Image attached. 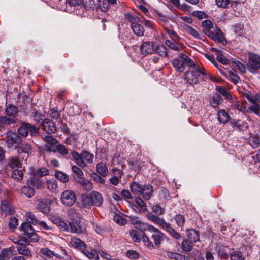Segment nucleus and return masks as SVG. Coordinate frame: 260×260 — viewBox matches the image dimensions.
<instances>
[{
  "mask_svg": "<svg viewBox=\"0 0 260 260\" xmlns=\"http://www.w3.org/2000/svg\"><path fill=\"white\" fill-rule=\"evenodd\" d=\"M19 230L23 232V237L20 239L19 242H24V244H29L30 241L37 242L39 240L38 235L29 223L23 222L20 226Z\"/></svg>",
  "mask_w": 260,
  "mask_h": 260,
  "instance_id": "f257e3e1",
  "label": "nucleus"
},
{
  "mask_svg": "<svg viewBox=\"0 0 260 260\" xmlns=\"http://www.w3.org/2000/svg\"><path fill=\"white\" fill-rule=\"evenodd\" d=\"M39 254L44 260H57L64 258L63 256L55 253L47 247L42 248Z\"/></svg>",
  "mask_w": 260,
  "mask_h": 260,
  "instance_id": "f03ea898",
  "label": "nucleus"
},
{
  "mask_svg": "<svg viewBox=\"0 0 260 260\" xmlns=\"http://www.w3.org/2000/svg\"><path fill=\"white\" fill-rule=\"evenodd\" d=\"M60 199L64 205L70 207L74 204L76 197L73 191L67 190L62 193Z\"/></svg>",
  "mask_w": 260,
  "mask_h": 260,
  "instance_id": "7ed1b4c3",
  "label": "nucleus"
},
{
  "mask_svg": "<svg viewBox=\"0 0 260 260\" xmlns=\"http://www.w3.org/2000/svg\"><path fill=\"white\" fill-rule=\"evenodd\" d=\"M249 68L254 73L260 69V56L253 53H249Z\"/></svg>",
  "mask_w": 260,
  "mask_h": 260,
  "instance_id": "20e7f679",
  "label": "nucleus"
},
{
  "mask_svg": "<svg viewBox=\"0 0 260 260\" xmlns=\"http://www.w3.org/2000/svg\"><path fill=\"white\" fill-rule=\"evenodd\" d=\"M43 140L46 142L43 150L47 152L55 151V146L58 143V141L53 136L45 135L43 137Z\"/></svg>",
  "mask_w": 260,
  "mask_h": 260,
  "instance_id": "39448f33",
  "label": "nucleus"
},
{
  "mask_svg": "<svg viewBox=\"0 0 260 260\" xmlns=\"http://www.w3.org/2000/svg\"><path fill=\"white\" fill-rule=\"evenodd\" d=\"M203 32L212 40L221 42L223 40V36L222 31L217 27H216L215 31H211L207 29H203Z\"/></svg>",
  "mask_w": 260,
  "mask_h": 260,
  "instance_id": "423d86ee",
  "label": "nucleus"
},
{
  "mask_svg": "<svg viewBox=\"0 0 260 260\" xmlns=\"http://www.w3.org/2000/svg\"><path fill=\"white\" fill-rule=\"evenodd\" d=\"M150 232L152 233L151 238L153 239L155 245L157 246H159L165 239V235L154 226L151 228Z\"/></svg>",
  "mask_w": 260,
  "mask_h": 260,
  "instance_id": "0eeeda50",
  "label": "nucleus"
},
{
  "mask_svg": "<svg viewBox=\"0 0 260 260\" xmlns=\"http://www.w3.org/2000/svg\"><path fill=\"white\" fill-rule=\"evenodd\" d=\"M0 211L6 215H11L15 212V208L8 200H3L1 203Z\"/></svg>",
  "mask_w": 260,
  "mask_h": 260,
  "instance_id": "6e6552de",
  "label": "nucleus"
},
{
  "mask_svg": "<svg viewBox=\"0 0 260 260\" xmlns=\"http://www.w3.org/2000/svg\"><path fill=\"white\" fill-rule=\"evenodd\" d=\"M40 127L48 134L54 133L56 129L55 123L48 119H45L42 122Z\"/></svg>",
  "mask_w": 260,
  "mask_h": 260,
  "instance_id": "1a4fd4ad",
  "label": "nucleus"
},
{
  "mask_svg": "<svg viewBox=\"0 0 260 260\" xmlns=\"http://www.w3.org/2000/svg\"><path fill=\"white\" fill-rule=\"evenodd\" d=\"M141 53L147 55L154 52L155 46L153 42L146 41L143 42L140 46Z\"/></svg>",
  "mask_w": 260,
  "mask_h": 260,
  "instance_id": "9d476101",
  "label": "nucleus"
},
{
  "mask_svg": "<svg viewBox=\"0 0 260 260\" xmlns=\"http://www.w3.org/2000/svg\"><path fill=\"white\" fill-rule=\"evenodd\" d=\"M200 75L196 71H188L185 74L184 79L190 85H194L199 83Z\"/></svg>",
  "mask_w": 260,
  "mask_h": 260,
  "instance_id": "9b49d317",
  "label": "nucleus"
},
{
  "mask_svg": "<svg viewBox=\"0 0 260 260\" xmlns=\"http://www.w3.org/2000/svg\"><path fill=\"white\" fill-rule=\"evenodd\" d=\"M75 180L85 190L89 191L93 188V184L91 181L80 176H73Z\"/></svg>",
  "mask_w": 260,
  "mask_h": 260,
  "instance_id": "f8f14e48",
  "label": "nucleus"
},
{
  "mask_svg": "<svg viewBox=\"0 0 260 260\" xmlns=\"http://www.w3.org/2000/svg\"><path fill=\"white\" fill-rule=\"evenodd\" d=\"M21 193L30 198L35 194V190L29 181V179L27 180L25 185L21 188Z\"/></svg>",
  "mask_w": 260,
  "mask_h": 260,
  "instance_id": "ddd939ff",
  "label": "nucleus"
},
{
  "mask_svg": "<svg viewBox=\"0 0 260 260\" xmlns=\"http://www.w3.org/2000/svg\"><path fill=\"white\" fill-rule=\"evenodd\" d=\"M21 141V138L16 133L9 132L7 135L6 143L9 147L14 145L19 144Z\"/></svg>",
  "mask_w": 260,
  "mask_h": 260,
  "instance_id": "4468645a",
  "label": "nucleus"
},
{
  "mask_svg": "<svg viewBox=\"0 0 260 260\" xmlns=\"http://www.w3.org/2000/svg\"><path fill=\"white\" fill-rule=\"evenodd\" d=\"M92 205L96 207H101L103 203L102 195L99 192L94 191L90 193Z\"/></svg>",
  "mask_w": 260,
  "mask_h": 260,
  "instance_id": "2eb2a0df",
  "label": "nucleus"
},
{
  "mask_svg": "<svg viewBox=\"0 0 260 260\" xmlns=\"http://www.w3.org/2000/svg\"><path fill=\"white\" fill-rule=\"evenodd\" d=\"M18 113L19 110L18 107L12 104H9L7 106L5 110V113L6 116L13 118L16 117L18 115Z\"/></svg>",
  "mask_w": 260,
  "mask_h": 260,
  "instance_id": "dca6fc26",
  "label": "nucleus"
},
{
  "mask_svg": "<svg viewBox=\"0 0 260 260\" xmlns=\"http://www.w3.org/2000/svg\"><path fill=\"white\" fill-rule=\"evenodd\" d=\"M231 118L228 112L224 109L218 110L217 113L218 121L221 124H226L230 120Z\"/></svg>",
  "mask_w": 260,
  "mask_h": 260,
  "instance_id": "f3484780",
  "label": "nucleus"
},
{
  "mask_svg": "<svg viewBox=\"0 0 260 260\" xmlns=\"http://www.w3.org/2000/svg\"><path fill=\"white\" fill-rule=\"evenodd\" d=\"M37 209L44 214H47L50 211V204L48 201L39 200Z\"/></svg>",
  "mask_w": 260,
  "mask_h": 260,
  "instance_id": "a211bd4d",
  "label": "nucleus"
},
{
  "mask_svg": "<svg viewBox=\"0 0 260 260\" xmlns=\"http://www.w3.org/2000/svg\"><path fill=\"white\" fill-rule=\"evenodd\" d=\"M161 228L167 232L175 239H179L181 238V235L177 232L174 229H173L170 223L166 222Z\"/></svg>",
  "mask_w": 260,
  "mask_h": 260,
  "instance_id": "6ab92c4d",
  "label": "nucleus"
},
{
  "mask_svg": "<svg viewBox=\"0 0 260 260\" xmlns=\"http://www.w3.org/2000/svg\"><path fill=\"white\" fill-rule=\"evenodd\" d=\"M141 194L142 195L143 198L145 200H149L152 196L153 192L152 186L149 184L145 185L143 186Z\"/></svg>",
  "mask_w": 260,
  "mask_h": 260,
  "instance_id": "aec40b11",
  "label": "nucleus"
},
{
  "mask_svg": "<svg viewBox=\"0 0 260 260\" xmlns=\"http://www.w3.org/2000/svg\"><path fill=\"white\" fill-rule=\"evenodd\" d=\"M71 245L75 248L78 249L81 252L86 248L85 243L83 242L81 240L76 238H72L71 240Z\"/></svg>",
  "mask_w": 260,
  "mask_h": 260,
  "instance_id": "412c9836",
  "label": "nucleus"
},
{
  "mask_svg": "<svg viewBox=\"0 0 260 260\" xmlns=\"http://www.w3.org/2000/svg\"><path fill=\"white\" fill-rule=\"evenodd\" d=\"M165 45L174 51H179L183 49L181 45L179 43V41L167 40L165 41Z\"/></svg>",
  "mask_w": 260,
  "mask_h": 260,
  "instance_id": "4be33fe9",
  "label": "nucleus"
},
{
  "mask_svg": "<svg viewBox=\"0 0 260 260\" xmlns=\"http://www.w3.org/2000/svg\"><path fill=\"white\" fill-rule=\"evenodd\" d=\"M72 156L73 158L74 162L79 166L82 168H84L86 166V163L82 160L81 157V153L79 154L76 151H72L71 152Z\"/></svg>",
  "mask_w": 260,
  "mask_h": 260,
  "instance_id": "5701e85b",
  "label": "nucleus"
},
{
  "mask_svg": "<svg viewBox=\"0 0 260 260\" xmlns=\"http://www.w3.org/2000/svg\"><path fill=\"white\" fill-rule=\"evenodd\" d=\"M139 21L131 24V27L133 32L138 36H142L144 35V29L143 27L140 24Z\"/></svg>",
  "mask_w": 260,
  "mask_h": 260,
  "instance_id": "b1692460",
  "label": "nucleus"
},
{
  "mask_svg": "<svg viewBox=\"0 0 260 260\" xmlns=\"http://www.w3.org/2000/svg\"><path fill=\"white\" fill-rule=\"evenodd\" d=\"M31 147L30 145L27 143H19V146L18 149V153H23L27 154L26 157H28L29 154L31 151Z\"/></svg>",
  "mask_w": 260,
  "mask_h": 260,
  "instance_id": "393cba45",
  "label": "nucleus"
},
{
  "mask_svg": "<svg viewBox=\"0 0 260 260\" xmlns=\"http://www.w3.org/2000/svg\"><path fill=\"white\" fill-rule=\"evenodd\" d=\"M96 171L97 173L101 176L105 177L108 174V170L106 165L102 162H100L96 165Z\"/></svg>",
  "mask_w": 260,
  "mask_h": 260,
  "instance_id": "a878e982",
  "label": "nucleus"
},
{
  "mask_svg": "<svg viewBox=\"0 0 260 260\" xmlns=\"http://www.w3.org/2000/svg\"><path fill=\"white\" fill-rule=\"evenodd\" d=\"M187 234L188 240L192 243L196 242L200 240L199 233L194 229L189 230Z\"/></svg>",
  "mask_w": 260,
  "mask_h": 260,
  "instance_id": "bb28decb",
  "label": "nucleus"
},
{
  "mask_svg": "<svg viewBox=\"0 0 260 260\" xmlns=\"http://www.w3.org/2000/svg\"><path fill=\"white\" fill-rule=\"evenodd\" d=\"M82 253L88 258L92 260L99 259V253L95 250L92 249L89 251L86 249V247L82 251Z\"/></svg>",
  "mask_w": 260,
  "mask_h": 260,
  "instance_id": "cd10ccee",
  "label": "nucleus"
},
{
  "mask_svg": "<svg viewBox=\"0 0 260 260\" xmlns=\"http://www.w3.org/2000/svg\"><path fill=\"white\" fill-rule=\"evenodd\" d=\"M147 218L149 220L152 221L155 223L159 225L161 228L162 227V226L164 225L165 222H166L164 219L159 218L156 215H154L152 214V213H148L147 215Z\"/></svg>",
  "mask_w": 260,
  "mask_h": 260,
  "instance_id": "c85d7f7f",
  "label": "nucleus"
},
{
  "mask_svg": "<svg viewBox=\"0 0 260 260\" xmlns=\"http://www.w3.org/2000/svg\"><path fill=\"white\" fill-rule=\"evenodd\" d=\"M222 102V98L217 93L213 94L209 101L210 104L214 108L218 107V106L221 104Z\"/></svg>",
  "mask_w": 260,
  "mask_h": 260,
  "instance_id": "c756f323",
  "label": "nucleus"
},
{
  "mask_svg": "<svg viewBox=\"0 0 260 260\" xmlns=\"http://www.w3.org/2000/svg\"><path fill=\"white\" fill-rule=\"evenodd\" d=\"M26 244H19L18 246L17 247V251L21 255L25 256H30L31 251L26 246Z\"/></svg>",
  "mask_w": 260,
  "mask_h": 260,
  "instance_id": "7c9ffc66",
  "label": "nucleus"
},
{
  "mask_svg": "<svg viewBox=\"0 0 260 260\" xmlns=\"http://www.w3.org/2000/svg\"><path fill=\"white\" fill-rule=\"evenodd\" d=\"M16 123V120L12 117L8 118L7 116L0 117L1 127L4 125H14Z\"/></svg>",
  "mask_w": 260,
  "mask_h": 260,
  "instance_id": "2f4dec72",
  "label": "nucleus"
},
{
  "mask_svg": "<svg viewBox=\"0 0 260 260\" xmlns=\"http://www.w3.org/2000/svg\"><path fill=\"white\" fill-rule=\"evenodd\" d=\"M8 165L11 168L14 169L21 167V163L17 157L13 156L9 158Z\"/></svg>",
  "mask_w": 260,
  "mask_h": 260,
  "instance_id": "473e14b6",
  "label": "nucleus"
},
{
  "mask_svg": "<svg viewBox=\"0 0 260 260\" xmlns=\"http://www.w3.org/2000/svg\"><path fill=\"white\" fill-rule=\"evenodd\" d=\"M172 64L178 72H182L185 70V64L183 60L174 59L172 61Z\"/></svg>",
  "mask_w": 260,
  "mask_h": 260,
  "instance_id": "72a5a7b5",
  "label": "nucleus"
},
{
  "mask_svg": "<svg viewBox=\"0 0 260 260\" xmlns=\"http://www.w3.org/2000/svg\"><path fill=\"white\" fill-rule=\"evenodd\" d=\"M46 185L47 189L52 192H55L58 188L57 181L54 179L47 180Z\"/></svg>",
  "mask_w": 260,
  "mask_h": 260,
  "instance_id": "f704fd0d",
  "label": "nucleus"
},
{
  "mask_svg": "<svg viewBox=\"0 0 260 260\" xmlns=\"http://www.w3.org/2000/svg\"><path fill=\"white\" fill-rule=\"evenodd\" d=\"M231 63L233 68L239 70L240 72L244 73L245 72L244 66L236 59L232 58L231 59Z\"/></svg>",
  "mask_w": 260,
  "mask_h": 260,
  "instance_id": "c9c22d12",
  "label": "nucleus"
},
{
  "mask_svg": "<svg viewBox=\"0 0 260 260\" xmlns=\"http://www.w3.org/2000/svg\"><path fill=\"white\" fill-rule=\"evenodd\" d=\"M81 203L85 207L89 208L92 205V199L91 198L90 194L89 195L83 194L81 196Z\"/></svg>",
  "mask_w": 260,
  "mask_h": 260,
  "instance_id": "e433bc0d",
  "label": "nucleus"
},
{
  "mask_svg": "<svg viewBox=\"0 0 260 260\" xmlns=\"http://www.w3.org/2000/svg\"><path fill=\"white\" fill-rule=\"evenodd\" d=\"M143 186L140 185L139 184L135 182H133L130 185V188L131 191L133 193L138 195L141 194V193H142V191L143 190Z\"/></svg>",
  "mask_w": 260,
  "mask_h": 260,
  "instance_id": "4c0bfd02",
  "label": "nucleus"
},
{
  "mask_svg": "<svg viewBox=\"0 0 260 260\" xmlns=\"http://www.w3.org/2000/svg\"><path fill=\"white\" fill-rule=\"evenodd\" d=\"M29 181L33 185L34 188L36 189H42L44 187V182L40 179L36 177H31L29 179Z\"/></svg>",
  "mask_w": 260,
  "mask_h": 260,
  "instance_id": "58836bf2",
  "label": "nucleus"
},
{
  "mask_svg": "<svg viewBox=\"0 0 260 260\" xmlns=\"http://www.w3.org/2000/svg\"><path fill=\"white\" fill-rule=\"evenodd\" d=\"M186 31L188 34L193 36L196 39H198L201 40H203L204 36L202 34H199L196 29L191 26H188L186 27Z\"/></svg>",
  "mask_w": 260,
  "mask_h": 260,
  "instance_id": "ea45409f",
  "label": "nucleus"
},
{
  "mask_svg": "<svg viewBox=\"0 0 260 260\" xmlns=\"http://www.w3.org/2000/svg\"><path fill=\"white\" fill-rule=\"evenodd\" d=\"M55 151H53V152L54 153H58L62 156H65L67 154H68V149L65 147L64 146L61 144H57L55 146V148H54Z\"/></svg>",
  "mask_w": 260,
  "mask_h": 260,
  "instance_id": "a19ab883",
  "label": "nucleus"
},
{
  "mask_svg": "<svg viewBox=\"0 0 260 260\" xmlns=\"http://www.w3.org/2000/svg\"><path fill=\"white\" fill-rule=\"evenodd\" d=\"M55 176L57 179L63 183H67L69 180L68 176L60 171H57L55 172Z\"/></svg>",
  "mask_w": 260,
  "mask_h": 260,
  "instance_id": "79ce46f5",
  "label": "nucleus"
},
{
  "mask_svg": "<svg viewBox=\"0 0 260 260\" xmlns=\"http://www.w3.org/2000/svg\"><path fill=\"white\" fill-rule=\"evenodd\" d=\"M182 249L185 252H190L193 248V243L187 240H183L181 244Z\"/></svg>",
  "mask_w": 260,
  "mask_h": 260,
  "instance_id": "37998d69",
  "label": "nucleus"
},
{
  "mask_svg": "<svg viewBox=\"0 0 260 260\" xmlns=\"http://www.w3.org/2000/svg\"><path fill=\"white\" fill-rule=\"evenodd\" d=\"M135 200L137 206L140 209V211L145 212L147 210V205L141 198L136 197Z\"/></svg>",
  "mask_w": 260,
  "mask_h": 260,
  "instance_id": "c03bdc74",
  "label": "nucleus"
},
{
  "mask_svg": "<svg viewBox=\"0 0 260 260\" xmlns=\"http://www.w3.org/2000/svg\"><path fill=\"white\" fill-rule=\"evenodd\" d=\"M29 124L23 123L21 126L18 129V133L23 136H27L29 133Z\"/></svg>",
  "mask_w": 260,
  "mask_h": 260,
  "instance_id": "a18cd8bd",
  "label": "nucleus"
},
{
  "mask_svg": "<svg viewBox=\"0 0 260 260\" xmlns=\"http://www.w3.org/2000/svg\"><path fill=\"white\" fill-rule=\"evenodd\" d=\"M218 255L221 258L226 259L229 257L228 248L223 246H220L218 249Z\"/></svg>",
  "mask_w": 260,
  "mask_h": 260,
  "instance_id": "49530a36",
  "label": "nucleus"
},
{
  "mask_svg": "<svg viewBox=\"0 0 260 260\" xmlns=\"http://www.w3.org/2000/svg\"><path fill=\"white\" fill-rule=\"evenodd\" d=\"M81 157L83 160H85L88 163H92L93 162V155L87 151L81 152Z\"/></svg>",
  "mask_w": 260,
  "mask_h": 260,
  "instance_id": "de8ad7c7",
  "label": "nucleus"
},
{
  "mask_svg": "<svg viewBox=\"0 0 260 260\" xmlns=\"http://www.w3.org/2000/svg\"><path fill=\"white\" fill-rule=\"evenodd\" d=\"M152 228H153V226L146 223L142 222L141 221H140L139 223L137 224L136 227V229H138L142 231H148L149 232L151 230Z\"/></svg>",
  "mask_w": 260,
  "mask_h": 260,
  "instance_id": "09e8293b",
  "label": "nucleus"
},
{
  "mask_svg": "<svg viewBox=\"0 0 260 260\" xmlns=\"http://www.w3.org/2000/svg\"><path fill=\"white\" fill-rule=\"evenodd\" d=\"M142 234H139V232L132 230L129 232V235L132 237L133 240L135 242H139L141 240Z\"/></svg>",
  "mask_w": 260,
  "mask_h": 260,
  "instance_id": "8fccbe9b",
  "label": "nucleus"
},
{
  "mask_svg": "<svg viewBox=\"0 0 260 260\" xmlns=\"http://www.w3.org/2000/svg\"><path fill=\"white\" fill-rule=\"evenodd\" d=\"M82 5L87 10L94 8L95 3L94 0H82Z\"/></svg>",
  "mask_w": 260,
  "mask_h": 260,
  "instance_id": "3c124183",
  "label": "nucleus"
},
{
  "mask_svg": "<svg viewBox=\"0 0 260 260\" xmlns=\"http://www.w3.org/2000/svg\"><path fill=\"white\" fill-rule=\"evenodd\" d=\"M25 222H27L29 224L31 223L33 224H36L38 222V220L34 214L31 212H27L26 214V219Z\"/></svg>",
  "mask_w": 260,
  "mask_h": 260,
  "instance_id": "603ef678",
  "label": "nucleus"
},
{
  "mask_svg": "<svg viewBox=\"0 0 260 260\" xmlns=\"http://www.w3.org/2000/svg\"><path fill=\"white\" fill-rule=\"evenodd\" d=\"M11 176L17 181H21L23 179V174L21 170L16 169L12 172Z\"/></svg>",
  "mask_w": 260,
  "mask_h": 260,
  "instance_id": "864d4df0",
  "label": "nucleus"
},
{
  "mask_svg": "<svg viewBox=\"0 0 260 260\" xmlns=\"http://www.w3.org/2000/svg\"><path fill=\"white\" fill-rule=\"evenodd\" d=\"M253 104L249 107L248 109L250 111H252L256 115H259L260 111V105L258 103L254 101V102H251Z\"/></svg>",
  "mask_w": 260,
  "mask_h": 260,
  "instance_id": "5fc2aeb1",
  "label": "nucleus"
},
{
  "mask_svg": "<svg viewBox=\"0 0 260 260\" xmlns=\"http://www.w3.org/2000/svg\"><path fill=\"white\" fill-rule=\"evenodd\" d=\"M154 52H156L161 56H166L167 55V48L163 45L158 46L155 49Z\"/></svg>",
  "mask_w": 260,
  "mask_h": 260,
  "instance_id": "6e6d98bb",
  "label": "nucleus"
},
{
  "mask_svg": "<svg viewBox=\"0 0 260 260\" xmlns=\"http://www.w3.org/2000/svg\"><path fill=\"white\" fill-rule=\"evenodd\" d=\"M231 260H244V257L241 252L236 251L230 254Z\"/></svg>",
  "mask_w": 260,
  "mask_h": 260,
  "instance_id": "4d7b16f0",
  "label": "nucleus"
},
{
  "mask_svg": "<svg viewBox=\"0 0 260 260\" xmlns=\"http://www.w3.org/2000/svg\"><path fill=\"white\" fill-rule=\"evenodd\" d=\"M141 236L143 241L146 246L150 249L154 247L152 243L144 232L142 233Z\"/></svg>",
  "mask_w": 260,
  "mask_h": 260,
  "instance_id": "13d9d810",
  "label": "nucleus"
},
{
  "mask_svg": "<svg viewBox=\"0 0 260 260\" xmlns=\"http://www.w3.org/2000/svg\"><path fill=\"white\" fill-rule=\"evenodd\" d=\"M217 59L223 64H229L231 63V60L227 59L222 53H219L217 54Z\"/></svg>",
  "mask_w": 260,
  "mask_h": 260,
  "instance_id": "bf43d9fd",
  "label": "nucleus"
},
{
  "mask_svg": "<svg viewBox=\"0 0 260 260\" xmlns=\"http://www.w3.org/2000/svg\"><path fill=\"white\" fill-rule=\"evenodd\" d=\"M174 219L178 226L182 227L183 226L185 222V218L183 215L180 214L176 215L174 217Z\"/></svg>",
  "mask_w": 260,
  "mask_h": 260,
  "instance_id": "052dcab7",
  "label": "nucleus"
},
{
  "mask_svg": "<svg viewBox=\"0 0 260 260\" xmlns=\"http://www.w3.org/2000/svg\"><path fill=\"white\" fill-rule=\"evenodd\" d=\"M114 220L118 224L123 225L127 223L126 219L125 218L118 214L114 216Z\"/></svg>",
  "mask_w": 260,
  "mask_h": 260,
  "instance_id": "680f3d73",
  "label": "nucleus"
},
{
  "mask_svg": "<svg viewBox=\"0 0 260 260\" xmlns=\"http://www.w3.org/2000/svg\"><path fill=\"white\" fill-rule=\"evenodd\" d=\"M216 90L221 94L223 96L226 97L227 99H232V95L223 87L220 86H217Z\"/></svg>",
  "mask_w": 260,
  "mask_h": 260,
  "instance_id": "e2e57ef3",
  "label": "nucleus"
},
{
  "mask_svg": "<svg viewBox=\"0 0 260 260\" xmlns=\"http://www.w3.org/2000/svg\"><path fill=\"white\" fill-rule=\"evenodd\" d=\"M249 143L254 148H257L259 144V139L258 137H252L249 140Z\"/></svg>",
  "mask_w": 260,
  "mask_h": 260,
  "instance_id": "0e129e2a",
  "label": "nucleus"
},
{
  "mask_svg": "<svg viewBox=\"0 0 260 260\" xmlns=\"http://www.w3.org/2000/svg\"><path fill=\"white\" fill-rule=\"evenodd\" d=\"M152 209L153 212L160 215L165 212V210L158 204L153 206Z\"/></svg>",
  "mask_w": 260,
  "mask_h": 260,
  "instance_id": "69168bd1",
  "label": "nucleus"
},
{
  "mask_svg": "<svg viewBox=\"0 0 260 260\" xmlns=\"http://www.w3.org/2000/svg\"><path fill=\"white\" fill-rule=\"evenodd\" d=\"M91 177L95 181L102 184H105V180L102 177H101L98 174V173L93 172L91 174Z\"/></svg>",
  "mask_w": 260,
  "mask_h": 260,
  "instance_id": "338daca9",
  "label": "nucleus"
},
{
  "mask_svg": "<svg viewBox=\"0 0 260 260\" xmlns=\"http://www.w3.org/2000/svg\"><path fill=\"white\" fill-rule=\"evenodd\" d=\"M18 224V220L15 217H11L10 218L9 226L10 229L14 230Z\"/></svg>",
  "mask_w": 260,
  "mask_h": 260,
  "instance_id": "774afa93",
  "label": "nucleus"
}]
</instances>
